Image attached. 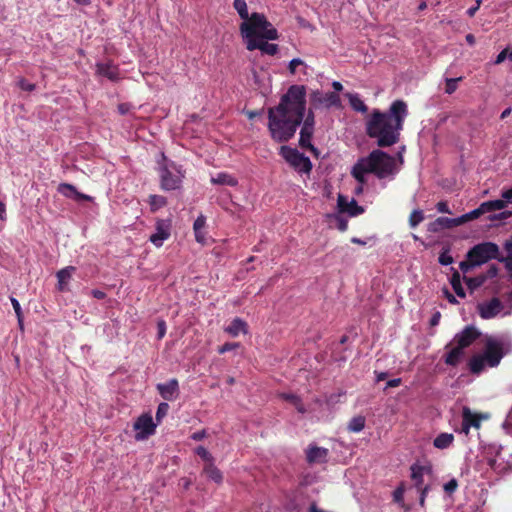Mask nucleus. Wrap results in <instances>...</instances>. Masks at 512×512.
Masks as SVG:
<instances>
[{
	"label": "nucleus",
	"mask_w": 512,
	"mask_h": 512,
	"mask_svg": "<svg viewBox=\"0 0 512 512\" xmlns=\"http://www.w3.org/2000/svg\"><path fill=\"white\" fill-rule=\"evenodd\" d=\"M420 493V497H419V505L421 507H424L425 506V501H426V497H427V494L430 490V486L429 485H425L424 488H421V489H417Z\"/></svg>",
	"instance_id": "47"
},
{
	"label": "nucleus",
	"mask_w": 512,
	"mask_h": 512,
	"mask_svg": "<svg viewBox=\"0 0 512 512\" xmlns=\"http://www.w3.org/2000/svg\"><path fill=\"white\" fill-rule=\"evenodd\" d=\"M149 204L152 211L159 210L167 204L166 198L161 195H150Z\"/></svg>",
	"instance_id": "34"
},
{
	"label": "nucleus",
	"mask_w": 512,
	"mask_h": 512,
	"mask_svg": "<svg viewBox=\"0 0 512 512\" xmlns=\"http://www.w3.org/2000/svg\"><path fill=\"white\" fill-rule=\"evenodd\" d=\"M482 211H481V208L480 206L466 214H463L459 217V220H460V223L461 225L464 224V223H467L469 221H472V220H475L477 218H479L480 216H482Z\"/></svg>",
	"instance_id": "37"
},
{
	"label": "nucleus",
	"mask_w": 512,
	"mask_h": 512,
	"mask_svg": "<svg viewBox=\"0 0 512 512\" xmlns=\"http://www.w3.org/2000/svg\"><path fill=\"white\" fill-rule=\"evenodd\" d=\"M467 258L473 260V264L480 266L492 259L500 261L499 247L493 242H483L473 246L467 253Z\"/></svg>",
	"instance_id": "6"
},
{
	"label": "nucleus",
	"mask_w": 512,
	"mask_h": 512,
	"mask_svg": "<svg viewBox=\"0 0 512 512\" xmlns=\"http://www.w3.org/2000/svg\"><path fill=\"white\" fill-rule=\"evenodd\" d=\"M337 206L340 213H347L351 217H355L364 213V208L352 199L348 201L347 197L339 194L337 199Z\"/></svg>",
	"instance_id": "14"
},
{
	"label": "nucleus",
	"mask_w": 512,
	"mask_h": 512,
	"mask_svg": "<svg viewBox=\"0 0 512 512\" xmlns=\"http://www.w3.org/2000/svg\"><path fill=\"white\" fill-rule=\"evenodd\" d=\"M407 115V104L403 100L394 101L387 112L374 109L366 121V133L377 140L379 147L393 146L399 142Z\"/></svg>",
	"instance_id": "2"
},
{
	"label": "nucleus",
	"mask_w": 512,
	"mask_h": 512,
	"mask_svg": "<svg viewBox=\"0 0 512 512\" xmlns=\"http://www.w3.org/2000/svg\"><path fill=\"white\" fill-rule=\"evenodd\" d=\"M57 191L64 197L74 200L78 190L74 185L70 183H60L58 185Z\"/></svg>",
	"instance_id": "33"
},
{
	"label": "nucleus",
	"mask_w": 512,
	"mask_h": 512,
	"mask_svg": "<svg viewBox=\"0 0 512 512\" xmlns=\"http://www.w3.org/2000/svg\"><path fill=\"white\" fill-rule=\"evenodd\" d=\"M233 7L237 11L240 18L243 20L242 23L250 22L253 18V13L249 15L248 7L245 0H234Z\"/></svg>",
	"instance_id": "24"
},
{
	"label": "nucleus",
	"mask_w": 512,
	"mask_h": 512,
	"mask_svg": "<svg viewBox=\"0 0 512 512\" xmlns=\"http://www.w3.org/2000/svg\"><path fill=\"white\" fill-rule=\"evenodd\" d=\"M336 221H337V228L338 230H340L341 232H344L347 230L348 228V221L346 219H344L343 217L341 216H337L336 217Z\"/></svg>",
	"instance_id": "53"
},
{
	"label": "nucleus",
	"mask_w": 512,
	"mask_h": 512,
	"mask_svg": "<svg viewBox=\"0 0 512 512\" xmlns=\"http://www.w3.org/2000/svg\"><path fill=\"white\" fill-rule=\"evenodd\" d=\"M366 419L362 415H358L353 417L348 423V431L353 433H358L362 431L365 427Z\"/></svg>",
	"instance_id": "32"
},
{
	"label": "nucleus",
	"mask_w": 512,
	"mask_h": 512,
	"mask_svg": "<svg viewBox=\"0 0 512 512\" xmlns=\"http://www.w3.org/2000/svg\"><path fill=\"white\" fill-rule=\"evenodd\" d=\"M169 411V405L166 402H162L158 405L157 411H156V420L158 422L161 421L162 418H164Z\"/></svg>",
	"instance_id": "43"
},
{
	"label": "nucleus",
	"mask_w": 512,
	"mask_h": 512,
	"mask_svg": "<svg viewBox=\"0 0 512 512\" xmlns=\"http://www.w3.org/2000/svg\"><path fill=\"white\" fill-rule=\"evenodd\" d=\"M485 418L486 416L482 414L472 412L469 407H463L461 432L468 435L470 428L473 427L475 429H479L481 427L482 420Z\"/></svg>",
	"instance_id": "12"
},
{
	"label": "nucleus",
	"mask_w": 512,
	"mask_h": 512,
	"mask_svg": "<svg viewBox=\"0 0 512 512\" xmlns=\"http://www.w3.org/2000/svg\"><path fill=\"white\" fill-rule=\"evenodd\" d=\"M404 493H405V485L403 482L394 490L393 492V500L398 504H403L404 502Z\"/></svg>",
	"instance_id": "40"
},
{
	"label": "nucleus",
	"mask_w": 512,
	"mask_h": 512,
	"mask_svg": "<svg viewBox=\"0 0 512 512\" xmlns=\"http://www.w3.org/2000/svg\"><path fill=\"white\" fill-rule=\"evenodd\" d=\"M459 217L457 218H448V217H438L434 222L430 224V231L438 232L444 229H451L457 226H460Z\"/></svg>",
	"instance_id": "19"
},
{
	"label": "nucleus",
	"mask_w": 512,
	"mask_h": 512,
	"mask_svg": "<svg viewBox=\"0 0 512 512\" xmlns=\"http://www.w3.org/2000/svg\"><path fill=\"white\" fill-rule=\"evenodd\" d=\"M156 388L160 396L166 401H174L179 395V383L175 378L166 383L157 384Z\"/></svg>",
	"instance_id": "16"
},
{
	"label": "nucleus",
	"mask_w": 512,
	"mask_h": 512,
	"mask_svg": "<svg viewBox=\"0 0 512 512\" xmlns=\"http://www.w3.org/2000/svg\"><path fill=\"white\" fill-rule=\"evenodd\" d=\"M96 67L99 75L107 77L110 80L117 79L116 68L110 63H97Z\"/></svg>",
	"instance_id": "27"
},
{
	"label": "nucleus",
	"mask_w": 512,
	"mask_h": 512,
	"mask_svg": "<svg viewBox=\"0 0 512 512\" xmlns=\"http://www.w3.org/2000/svg\"><path fill=\"white\" fill-rule=\"evenodd\" d=\"M436 209L440 213H448L450 214L451 211L449 209L448 203L446 201H440L436 205Z\"/></svg>",
	"instance_id": "54"
},
{
	"label": "nucleus",
	"mask_w": 512,
	"mask_h": 512,
	"mask_svg": "<svg viewBox=\"0 0 512 512\" xmlns=\"http://www.w3.org/2000/svg\"><path fill=\"white\" fill-rule=\"evenodd\" d=\"M454 435L451 433H440L433 441L434 447L438 449H447L452 445Z\"/></svg>",
	"instance_id": "26"
},
{
	"label": "nucleus",
	"mask_w": 512,
	"mask_h": 512,
	"mask_svg": "<svg viewBox=\"0 0 512 512\" xmlns=\"http://www.w3.org/2000/svg\"><path fill=\"white\" fill-rule=\"evenodd\" d=\"M480 337L478 329L472 325L466 326L461 332L454 336L453 341L459 348L465 349L472 345Z\"/></svg>",
	"instance_id": "13"
},
{
	"label": "nucleus",
	"mask_w": 512,
	"mask_h": 512,
	"mask_svg": "<svg viewBox=\"0 0 512 512\" xmlns=\"http://www.w3.org/2000/svg\"><path fill=\"white\" fill-rule=\"evenodd\" d=\"M512 352V341L504 337H487L481 353L471 356L467 366L473 375H480L486 367L496 368Z\"/></svg>",
	"instance_id": "4"
},
{
	"label": "nucleus",
	"mask_w": 512,
	"mask_h": 512,
	"mask_svg": "<svg viewBox=\"0 0 512 512\" xmlns=\"http://www.w3.org/2000/svg\"><path fill=\"white\" fill-rule=\"evenodd\" d=\"M91 295L98 300L104 299L106 297V293L99 289H93L91 291Z\"/></svg>",
	"instance_id": "61"
},
{
	"label": "nucleus",
	"mask_w": 512,
	"mask_h": 512,
	"mask_svg": "<svg viewBox=\"0 0 512 512\" xmlns=\"http://www.w3.org/2000/svg\"><path fill=\"white\" fill-rule=\"evenodd\" d=\"M10 301H11V304H12L13 309L15 311L16 317L20 318L21 316H23L22 308H21V305H20L19 301L16 298H14V297H10Z\"/></svg>",
	"instance_id": "50"
},
{
	"label": "nucleus",
	"mask_w": 512,
	"mask_h": 512,
	"mask_svg": "<svg viewBox=\"0 0 512 512\" xmlns=\"http://www.w3.org/2000/svg\"><path fill=\"white\" fill-rule=\"evenodd\" d=\"M281 398L290 402L299 413L304 414L306 412V408L299 396L291 393H283L281 394Z\"/></svg>",
	"instance_id": "31"
},
{
	"label": "nucleus",
	"mask_w": 512,
	"mask_h": 512,
	"mask_svg": "<svg viewBox=\"0 0 512 512\" xmlns=\"http://www.w3.org/2000/svg\"><path fill=\"white\" fill-rule=\"evenodd\" d=\"M509 59V49L508 48H505L503 49L496 57L494 63L496 65L498 64H501L502 62H504L506 59Z\"/></svg>",
	"instance_id": "51"
},
{
	"label": "nucleus",
	"mask_w": 512,
	"mask_h": 512,
	"mask_svg": "<svg viewBox=\"0 0 512 512\" xmlns=\"http://www.w3.org/2000/svg\"><path fill=\"white\" fill-rule=\"evenodd\" d=\"M240 33L249 51L260 50L262 54L274 56L278 53L277 44L269 43V40H277L279 33L266 16L253 12L250 22L240 24Z\"/></svg>",
	"instance_id": "3"
},
{
	"label": "nucleus",
	"mask_w": 512,
	"mask_h": 512,
	"mask_svg": "<svg viewBox=\"0 0 512 512\" xmlns=\"http://www.w3.org/2000/svg\"><path fill=\"white\" fill-rule=\"evenodd\" d=\"M396 162L388 153L375 149L367 157L360 158L352 167L351 175L361 184L366 183L365 175L374 174L377 178H386L395 172Z\"/></svg>",
	"instance_id": "5"
},
{
	"label": "nucleus",
	"mask_w": 512,
	"mask_h": 512,
	"mask_svg": "<svg viewBox=\"0 0 512 512\" xmlns=\"http://www.w3.org/2000/svg\"><path fill=\"white\" fill-rule=\"evenodd\" d=\"M306 104V87L291 85L279 103L268 108V129L274 141L288 142L301 124L302 128L314 129V108L311 106L306 112Z\"/></svg>",
	"instance_id": "1"
},
{
	"label": "nucleus",
	"mask_w": 512,
	"mask_h": 512,
	"mask_svg": "<svg viewBox=\"0 0 512 512\" xmlns=\"http://www.w3.org/2000/svg\"><path fill=\"white\" fill-rule=\"evenodd\" d=\"M482 214L495 211L492 201H486L480 204Z\"/></svg>",
	"instance_id": "55"
},
{
	"label": "nucleus",
	"mask_w": 512,
	"mask_h": 512,
	"mask_svg": "<svg viewBox=\"0 0 512 512\" xmlns=\"http://www.w3.org/2000/svg\"><path fill=\"white\" fill-rule=\"evenodd\" d=\"M18 86L21 90L23 91H28V92H31L35 89L36 85L33 84V83H30L29 81H27L26 79L24 78H21L18 82Z\"/></svg>",
	"instance_id": "46"
},
{
	"label": "nucleus",
	"mask_w": 512,
	"mask_h": 512,
	"mask_svg": "<svg viewBox=\"0 0 512 512\" xmlns=\"http://www.w3.org/2000/svg\"><path fill=\"white\" fill-rule=\"evenodd\" d=\"M492 204L494 206L495 211L496 210H502L507 206V202L505 199H497V200H491Z\"/></svg>",
	"instance_id": "57"
},
{
	"label": "nucleus",
	"mask_w": 512,
	"mask_h": 512,
	"mask_svg": "<svg viewBox=\"0 0 512 512\" xmlns=\"http://www.w3.org/2000/svg\"><path fill=\"white\" fill-rule=\"evenodd\" d=\"M450 284L458 297H460V298L466 297L465 290L461 284V276L457 270L453 269V273H452V276L450 279Z\"/></svg>",
	"instance_id": "28"
},
{
	"label": "nucleus",
	"mask_w": 512,
	"mask_h": 512,
	"mask_svg": "<svg viewBox=\"0 0 512 512\" xmlns=\"http://www.w3.org/2000/svg\"><path fill=\"white\" fill-rule=\"evenodd\" d=\"M502 198L505 199L506 201H511L512 202V187L509 188V189H506L504 191H502V194H501Z\"/></svg>",
	"instance_id": "64"
},
{
	"label": "nucleus",
	"mask_w": 512,
	"mask_h": 512,
	"mask_svg": "<svg viewBox=\"0 0 512 512\" xmlns=\"http://www.w3.org/2000/svg\"><path fill=\"white\" fill-rule=\"evenodd\" d=\"M498 274V268L496 265H491L487 271L486 278H493Z\"/></svg>",
	"instance_id": "63"
},
{
	"label": "nucleus",
	"mask_w": 512,
	"mask_h": 512,
	"mask_svg": "<svg viewBox=\"0 0 512 512\" xmlns=\"http://www.w3.org/2000/svg\"><path fill=\"white\" fill-rule=\"evenodd\" d=\"M328 449L310 445L306 450V460L309 464L325 463L327 461Z\"/></svg>",
	"instance_id": "18"
},
{
	"label": "nucleus",
	"mask_w": 512,
	"mask_h": 512,
	"mask_svg": "<svg viewBox=\"0 0 512 512\" xmlns=\"http://www.w3.org/2000/svg\"><path fill=\"white\" fill-rule=\"evenodd\" d=\"M196 454L201 457L204 461H206L207 463H211L213 462V457L212 455L209 453V451L203 447V446H198L195 450Z\"/></svg>",
	"instance_id": "42"
},
{
	"label": "nucleus",
	"mask_w": 512,
	"mask_h": 512,
	"mask_svg": "<svg viewBox=\"0 0 512 512\" xmlns=\"http://www.w3.org/2000/svg\"><path fill=\"white\" fill-rule=\"evenodd\" d=\"M166 322L164 320H159L157 322V338L160 340L162 339L166 334Z\"/></svg>",
	"instance_id": "48"
},
{
	"label": "nucleus",
	"mask_w": 512,
	"mask_h": 512,
	"mask_svg": "<svg viewBox=\"0 0 512 512\" xmlns=\"http://www.w3.org/2000/svg\"><path fill=\"white\" fill-rule=\"evenodd\" d=\"M239 347H240V343H238V342H226L225 344H223L222 346H220L218 348V353L224 354L228 351L235 350Z\"/></svg>",
	"instance_id": "44"
},
{
	"label": "nucleus",
	"mask_w": 512,
	"mask_h": 512,
	"mask_svg": "<svg viewBox=\"0 0 512 512\" xmlns=\"http://www.w3.org/2000/svg\"><path fill=\"white\" fill-rule=\"evenodd\" d=\"M503 308V303L497 297H493L489 301L482 302L477 305L478 314L482 319L495 318Z\"/></svg>",
	"instance_id": "11"
},
{
	"label": "nucleus",
	"mask_w": 512,
	"mask_h": 512,
	"mask_svg": "<svg viewBox=\"0 0 512 512\" xmlns=\"http://www.w3.org/2000/svg\"><path fill=\"white\" fill-rule=\"evenodd\" d=\"M204 226H205V218L203 216H199L193 224L195 238L198 242L204 241V236L201 233V230L204 228Z\"/></svg>",
	"instance_id": "35"
},
{
	"label": "nucleus",
	"mask_w": 512,
	"mask_h": 512,
	"mask_svg": "<svg viewBox=\"0 0 512 512\" xmlns=\"http://www.w3.org/2000/svg\"><path fill=\"white\" fill-rule=\"evenodd\" d=\"M462 77L458 78H446L445 80V93L451 95L457 89V83L462 81Z\"/></svg>",
	"instance_id": "38"
},
{
	"label": "nucleus",
	"mask_w": 512,
	"mask_h": 512,
	"mask_svg": "<svg viewBox=\"0 0 512 512\" xmlns=\"http://www.w3.org/2000/svg\"><path fill=\"white\" fill-rule=\"evenodd\" d=\"M411 470V479L414 482V486L416 489L424 488V475L432 473L431 465H419L414 463L410 467Z\"/></svg>",
	"instance_id": "17"
},
{
	"label": "nucleus",
	"mask_w": 512,
	"mask_h": 512,
	"mask_svg": "<svg viewBox=\"0 0 512 512\" xmlns=\"http://www.w3.org/2000/svg\"><path fill=\"white\" fill-rule=\"evenodd\" d=\"M480 4H481V0H477V1H476V5H475V6H473V7H470V8L467 10V12H466V13H467V15H468L469 17H473V16L476 14V12L478 11V9H479V7H480Z\"/></svg>",
	"instance_id": "62"
},
{
	"label": "nucleus",
	"mask_w": 512,
	"mask_h": 512,
	"mask_svg": "<svg viewBox=\"0 0 512 512\" xmlns=\"http://www.w3.org/2000/svg\"><path fill=\"white\" fill-rule=\"evenodd\" d=\"M74 200L76 202H83V201H92L93 198L87 194L77 191L76 196L74 197Z\"/></svg>",
	"instance_id": "58"
},
{
	"label": "nucleus",
	"mask_w": 512,
	"mask_h": 512,
	"mask_svg": "<svg viewBox=\"0 0 512 512\" xmlns=\"http://www.w3.org/2000/svg\"><path fill=\"white\" fill-rule=\"evenodd\" d=\"M303 64H304V62L301 59H299V58L292 59L290 61V63H289V70H290V72L292 74H294L295 71H296V68L298 66H300V65H303Z\"/></svg>",
	"instance_id": "56"
},
{
	"label": "nucleus",
	"mask_w": 512,
	"mask_h": 512,
	"mask_svg": "<svg viewBox=\"0 0 512 512\" xmlns=\"http://www.w3.org/2000/svg\"><path fill=\"white\" fill-rule=\"evenodd\" d=\"M438 261L441 265L447 266L453 263L454 259L449 253V249H443L440 253Z\"/></svg>",
	"instance_id": "41"
},
{
	"label": "nucleus",
	"mask_w": 512,
	"mask_h": 512,
	"mask_svg": "<svg viewBox=\"0 0 512 512\" xmlns=\"http://www.w3.org/2000/svg\"><path fill=\"white\" fill-rule=\"evenodd\" d=\"M464 354V349L459 348V345L456 344L455 347H453L444 358V362L448 366H457L460 363V360Z\"/></svg>",
	"instance_id": "23"
},
{
	"label": "nucleus",
	"mask_w": 512,
	"mask_h": 512,
	"mask_svg": "<svg viewBox=\"0 0 512 512\" xmlns=\"http://www.w3.org/2000/svg\"><path fill=\"white\" fill-rule=\"evenodd\" d=\"M76 270L74 266H67L59 270L56 274L58 279L57 288L59 291H65L66 286L71 279L72 273Z\"/></svg>",
	"instance_id": "22"
},
{
	"label": "nucleus",
	"mask_w": 512,
	"mask_h": 512,
	"mask_svg": "<svg viewBox=\"0 0 512 512\" xmlns=\"http://www.w3.org/2000/svg\"><path fill=\"white\" fill-rule=\"evenodd\" d=\"M160 184L165 191H172L180 188L182 178L180 167L173 162L160 167Z\"/></svg>",
	"instance_id": "7"
},
{
	"label": "nucleus",
	"mask_w": 512,
	"mask_h": 512,
	"mask_svg": "<svg viewBox=\"0 0 512 512\" xmlns=\"http://www.w3.org/2000/svg\"><path fill=\"white\" fill-rule=\"evenodd\" d=\"M224 330L230 336L237 337L240 333H248V324L241 318L236 317L231 321L230 325H228Z\"/></svg>",
	"instance_id": "20"
},
{
	"label": "nucleus",
	"mask_w": 512,
	"mask_h": 512,
	"mask_svg": "<svg viewBox=\"0 0 512 512\" xmlns=\"http://www.w3.org/2000/svg\"><path fill=\"white\" fill-rule=\"evenodd\" d=\"M464 280L466 282L468 289L474 290L484 284L486 277L483 275L471 278L464 277Z\"/></svg>",
	"instance_id": "36"
},
{
	"label": "nucleus",
	"mask_w": 512,
	"mask_h": 512,
	"mask_svg": "<svg viewBox=\"0 0 512 512\" xmlns=\"http://www.w3.org/2000/svg\"><path fill=\"white\" fill-rule=\"evenodd\" d=\"M314 133V129L309 128H301L300 130V138H299V145L303 149H308L311 151L314 155H317L318 151L317 148L314 147V145L311 143V139Z\"/></svg>",
	"instance_id": "21"
},
{
	"label": "nucleus",
	"mask_w": 512,
	"mask_h": 512,
	"mask_svg": "<svg viewBox=\"0 0 512 512\" xmlns=\"http://www.w3.org/2000/svg\"><path fill=\"white\" fill-rule=\"evenodd\" d=\"M136 440H145L155 433L156 424L148 414L141 415L133 425Z\"/></svg>",
	"instance_id": "10"
},
{
	"label": "nucleus",
	"mask_w": 512,
	"mask_h": 512,
	"mask_svg": "<svg viewBox=\"0 0 512 512\" xmlns=\"http://www.w3.org/2000/svg\"><path fill=\"white\" fill-rule=\"evenodd\" d=\"M310 104L313 108L317 109L320 106L327 108L340 105V97L336 92L323 93L320 90H315L310 94Z\"/></svg>",
	"instance_id": "9"
},
{
	"label": "nucleus",
	"mask_w": 512,
	"mask_h": 512,
	"mask_svg": "<svg viewBox=\"0 0 512 512\" xmlns=\"http://www.w3.org/2000/svg\"><path fill=\"white\" fill-rule=\"evenodd\" d=\"M477 266L476 264H473V260L471 258H467L465 261L460 262V269L462 272L467 273L471 268Z\"/></svg>",
	"instance_id": "49"
},
{
	"label": "nucleus",
	"mask_w": 512,
	"mask_h": 512,
	"mask_svg": "<svg viewBox=\"0 0 512 512\" xmlns=\"http://www.w3.org/2000/svg\"><path fill=\"white\" fill-rule=\"evenodd\" d=\"M204 473L206 474V476L211 479L212 481H214L215 483L217 484H220L222 483L223 481V474L222 472L214 465L213 462L211 463H207L205 466H204V469H203Z\"/></svg>",
	"instance_id": "25"
},
{
	"label": "nucleus",
	"mask_w": 512,
	"mask_h": 512,
	"mask_svg": "<svg viewBox=\"0 0 512 512\" xmlns=\"http://www.w3.org/2000/svg\"><path fill=\"white\" fill-rule=\"evenodd\" d=\"M190 437H191V439H193L195 441H201L202 439H204L206 437V431L203 429V430L194 432Z\"/></svg>",
	"instance_id": "59"
},
{
	"label": "nucleus",
	"mask_w": 512,
	"mask_h": 512,
	"mask_svg": "<svg viewBox=\"0 0 512 512\" xmlns=\"http://www.w3.org/2000/svg\"><path fill=\"white\" fill-rule=\"evenodd\" d=\"M170 221L158 220L156 222V232L151 234L149 240L157 247L163 245L164 240L170 237Z\"/></svg>",
	"instance_id": "15"
},
{
	"label": "nucleus",
	"mask_w": 512,
	"mask_h": 512,
	"mask_svg": "<svg viewBox=\"0 0 512 512\" xmlns=\"http://www.w3.org/2000/svg\"><path fill=\"white\" fill-rule=\"evenodd\" d=\"M346 96L353 110L361 113H366L368 111L367 105L360 99L357 94L348 93Z\"/></svg>",
	"instance_id": "30"
},
{
	"label": "nucleus",
	"mask_w": 512,
	"mask_h": 512,
	"mask_svg": "<svg viewBox=\"0 0 512 512\" xmlns=\"http://www.w3.org/2000/svg\"><path fill=\"white\" fill-rule=\"evenodd\" d=\"M501 262H504L505 268L510 274V277L512 278V253L507 254L505 258L500 259Z\"/></svg>",
	"instance_id": "52"
},
{
	"label": "nucleus",
	"mask_w": 512,
	"mask_h": 512,
	"mask_svg": "<svg viewBox=\"0 0 512 512\" xmlns=\"http://www.w3.org/2000/svg\"><path fill=\"white\" fill-rule=\"evenodd\" d=\"M458 488V482L455 478H452L447 483L444 484V491L451 495L453 494Z\"/></svg>",
	"instance_id": "45"
},
{
	"label": "nucleus",
	"mask_w": 512,
	"mask_h": 512,
	"mask_svg": "<svg viewBox=\"0 0 512 512\" xmlns=\"http://www.w3.org/2000/svg\"><path fill=\"white\" fill-rule=\"evenodd\" d=\"M424 220V214L421 210H414L409 217V224L411 227H416Z\"/></svg>",
	"instance_id": "39"
},
{
	"label": "nucleus",
	"mask_w": 512,
	"mask_h": 512,
	"mask_svg": "<svg viewBox=\"0 0 512 512\" xmlns=\"http://www.w3.org/2000/svg\"><path fill=\"white\" fill-rule=\"evenodd\" d=\"M281 155L283 158L299 173H310L312 163L310 159L297 149L288 146L281 147Z\"/></svg>",
	"instance_id": "8"
},
{
	"label": "nucleus",
	"mask_w": 512,
	"mask_h": 512,
	"mask_svg": "<svg viewBox=\"0 0 512 512\" xmlns=\"http://www.w3.org/2000/svg\"><path fill=\"white\" fill-rule=\"evenodd\" d=\"M211 182L214 184L227 185V186H231V187H234L238 184V181L236 180V178H234L232 175H230L228 173L217 174L216 177H213L211 179Z\"/></svg>",
	"instance_id": "29"
},
{
	"label": "nucleus",
	"mask_w": 512,
	"mask_h": 512,
	"mask_svg": "<svg viewBox=\"0 0 512 512\" xmlns=\"http://www.w3.org/2000/svg\"><path fill=\"white\" fill-rule=\"evenodd\" d=\"M401 383H402L401 378L391 379V380L387 381L385 389L398 387L401 385Z\"/></svg>",
	"instance_id": "60"
}]
</instances>
